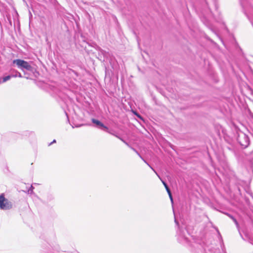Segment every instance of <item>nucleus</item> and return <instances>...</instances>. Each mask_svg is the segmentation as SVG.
<instances>
[{
    "mask_svg": "<svg viewBox=\"0 0 253 253\" xmlns=\"http://www.w3.org/2000/svg\"><path fill=\"white\" fill-rule=\"evenodd\" d=\"M13 63L17 65L18 68L22 71H32L33 68L31 65L27 61L22 59H15L13 61Z\"/></svg>",
    "mask_w": 253,
    "mask_h": 253,
    "instance_id": "obj_1",
    "label": "nucleus"
},
{
    "mask_svg": "<svg viewBox=\"0 0 253 253\" xmlns=\"http://www.w3.org/2000/svg\"><path fill=\"white\" fill-rule=\"evenodd\" d=\"M12 205L10 202L5 199L3 195H0V208L6 210L12 208Z\"/></svg>",
    "mask_w": 253,
    "mask_h": 253,
    "instance_id": "obj_2",
    "label": "nucleus"
},
{
    "mask_svg": "<svg viewBox=\"0 0 253 253\" xmlns=\"http://www.w3.org/2000/svg\"><path fill=\"white\" fill-rule=\"evenodd\" d=\"M132 150L133 151H134L143 160V161L146 163L150 168L151 169L154 171V172L157 174V175L158 176V177L160 179V180H161L162 182L163 183V185H164L165 187V188H167L168 187V186L167 185V184H166V183L163 181L161 178L160 177V176L158 175V174L157 173V172L153 169V168H152L141 157V156L139 155V154L133 148H132Z\"/></svg>",
    "mask_w": 253,
    "mask_h": 253,
    "instance_id": "obj_3",
    "label": "nucleus"
},
{
    "mask_svg": "<svg viewBox=\"0 0 253 253\" xmlns=\"http://www.w3.org/2000/svg\"><path fill=\"white\" fill-rule=\"evenodd\" d=\"M92 122L93 123L95 124L96 125L104 129L105 130H107L108 129V128L107 126H105L101 122H100V121H99L97 120L93 119L92 120Z\"/></svg>",
    "mask_w": 253,
    "mask_h": 253,
    "instance_id": "obj_4",
    "label": "nucleus"
},
{
    "mask_svg": "<svg viewBox=\"0 0 253 253\" xmlns=\"http://www.w3.org/2000/svg\"><path fill=\"white\" fill-rule=\"evenodd\" d=\"M243 138L246 140V141L245 142V143H243L241 141V138H240L239 139V142L240 143L241 145L243 146H245V147H246L249 144V141L248 140V138H247V137L246 136V135H244L243 136Z\"/></svg>",
    "mask_w": 253,
    "mask_h": 253,
    "instance_id": "obj_5",
    "label": "nucleus"
},
{
    "mask_svg": "<svg viewBox=\"0 0 253 253\" xmlns=\"http://www.w3.org/2000/svg\"><path fill=\"white\" fill-rule=\"evenodd\" d=\"M11 77H12L11 76H7L5 77H3L2 78V82L4 83V82H5L6 81L9 80L11 78Z\"/></svg>",
    "mask_w": 253,
    "mask_h": 253,
    "instance_id": "obj_6",
    "label": "nucleus"
},
{
    "mask_svg": "<svg viewBox=\"0 0 253 253\" xmlns=\"http://www.w3.org/2000/svg\"><path fill=\"white\" fill-rule=\"evenodd\" d=\"M12 77H19V78H21L22 76V75H21V73H19V72H17V74H16V75H13V76H12Z\"/></svg>",
    "mask_w": 253,
    "mask_h": 253,
    "instance_id": "obj_7",
    "label": "nucleus"
},
{
    "mask_svg": "<svg viewBox=\"0 0 253 253\" xmlns=\"http://www.w3.org/2000/svg\"><path fill=\"white\" fill-rule=\"evenodd\" d=\"M229 216L233 219V220L234 221V222H235V223L238 225V222L237 221L236 219H235L231 215H229Z\"/></svg>",
    "mask_w": 253,
    "mask_h": 253,
    "instance_id": "obj_8",
    "label": "nucleus"
},
{
    "mask_svg": "<svg viewBox=\"0 0 253 253\" xmlns=\"http://www.w3.org/2000/svg\"><path fill=\"white\" fill-rule=\"evenodd\" d=\"M116 137H117L118 138H119V139H120L122 141H123L127 145H128V144L125 142L123 139H122V138H120V137H119L118 136H116Z\"/></svg>",
    "mask_w": 253,
    "mask_h": 253,
    "instance_id": "obj_9",
    "label": "nucleus"
},
{
    "mask_svg": "<svg viewBox=\"0 0 253 253\" xmlns=\"http://www.w3.org/2000/svg\"><path fill=\"white\" fill-rule=\"evenodd\" d=\"M167 192H168V193L169 195H171V192H170V190H169V191H167Z\"/></svg>",
    "mask_w": 253,
    "mask_h": 253,
    "instance_id": "obj_10",
    "label": "nucleus"
},
{
    "mask_svg": "<svg viewBox=\"0 0 253 253\" xmlns=\"http://www.w3.org/2000/svg\"><path fill=\"white\" fill-rule=\"evenodd\" d=\"M56 142V140H54L52 142H51L49 145H51V144L53 143H55Z\"/></svg>",
    "mask_w": 253,
    "mask_h": 253,
    "instance_id": "obj_11",
    "label": "nucleus"
},
{
    "mask_svg": "<svg viewBox=\"0 0 253 253\" xmlns=\"http://www.w3.org/2000/svg\"><path fill=\"white\" fill-rule=\"evenodd\" d=\"M166 188V189L167 191H169V190H169V187H168L167 188Z\"/></svg>",
    "mask_w": 253,
    "mask_h": 253,
    "instance_id": "obj_12",
    "label": "nucleus"
},
{
    "mask_svg": "<svg viewBox=\"0 0 253 253\" xmlns=\"http://www.w3.org/2000/svg\"><path fill=\"white\" fill-rule=\"evenodd\" d=\"M169 197L170 199H172V195H169Z\"/></svg>",
    "mask_w": 253,
    "mask_h": 253,
    "instance_id": "obj_13",
    "label": "nucleus"
},
{
    "mask_svg": "<svg viewBox=\"0 0 253 253\" xmlns=\"http://www.w3.org/2000/svg\"><path fill=\"white\" fill-rule=\"evenodd\" d=\"M170 201H171L172 204H173V199H170Z\"/></svg>",
    "mask_w": 253,
    "mask_h": 253,
    "instance_id": "obj_14",
    "label": "nucleus"
},
{
    "mask_svg": "<svg viewBox=\"0 0 253 253\" xmlns=\"http://www.w3.org/2000/svg\"><path fill=\"white\" fill-rule=\"evenodd\" d=\"M137 116H138L139 118H141V117H140V116L139 115H137Z\"/></svg>",
    "mask_w": 253,
    "mask_h": 253,
    "instance_id": "obj_15",
    "label": "nucleus"
}]
</instances>
